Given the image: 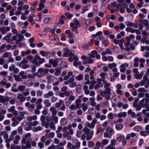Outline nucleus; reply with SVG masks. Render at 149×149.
<instances>
[{"label":"nucleus","mask_w":149,"mask_h":149,"mask_svg":"<svg viewBox=\"0 0 149 149\" xmlns=\"http://www.w3.org/2000/svg\"><path fill=\"white\" fill-rule=\"evenodd\" d=\"M120 136L117 137L116 140L119 142H122L125 139V137L123 135L121 134H119Z\"/></svg>","instance_id":"obj_32"},{"label":"nucleus","mask_w":149,"mask_h":149,"mask_svg":"<svg viewBox=\"0 0 149 149\" xmlns=\"http://www.w3.org/2000/svg\"><path fill=\"white\" fill-rule=\"evenodd\" d=\"M24 71H20L19 73V75L22 77L23 79H26L27 78V76L24 75Z\"/></svg>","instance_id":"obj_52"},{"label":"nucleus","mask_w":149,"mask_h":149,"mask_svg":"<svg viewBox=\"0 0 149 149\" xmlns=\"http://www.w3.org/2000/svg\"><path fill=\"white\" fill-rule=\"evenodd\" d=\"M81 58L83 60V64L93 63L94 62L93 60L92 59L90 58L87 56H81Z\"/></svg>","instance_id":"obj_12"},{"label":"nucleus","mask_w":149,"mask_h":149,"mask_svg":"<svg viewBox=\"0 0 149 149\" xmlns=\"http://www.w3.org/2000/svg\"><path fill=\"white\" fill-rule=\"evenodd\" d=\"M68 59L70 62L74 61L73 63V65L76 67L78 66L80 70L82 71L84 69L85 67L81 65V63L79 61V58L77 56H70L68 58Z\"/></svg>","instance_id":"obj_3"},{"label":"nucleus","mask_w":149,"mask_h":149,"mask_svg":"<svg viewBox=\"0 0 149 149\" xmlns=\"http://www.w3.org/2000/svg\"><path fill=\"white\" fill-rule=\"evenodd\" d=\"M37 1L34 2L30 8V10L32 11H34L36 9V6L37 4Z\"/></svg>","instance_id":"obj_53"},{"label":"nucleus","mask_w":149,"mask_h":149,"mask_svg":"<svg viewBox=\"0 0 149 149\" xmlns=\"http://www.w3.org/2000/svg\"><path fill=\"white\" fill-rule=\"evenodd\" d=\"M128 64L127 63L122 64L120 65V70L121 72H125L126 70V67L128 66Z\"/></svg>","instance_id":"obj_22"},{"label":"nucleus","mask_w":149,"mask_h":149,"mask_svg":"<svg viewBox=\"0 0 149 149\" xmlns=\"http://www.w3.org/2000/svg\"><path fill=\"white\" fill-rule=\"evenodd\" d=\"M83 132V130L81 131L77 130V132L76 136L78 138H80L81 136V134H83L82 133Z\"/></svg>","instance_id":"obj_60"},{"label":"nucleus","mask_w":149,"mask_h":149,"mask_svg":"<svg viewBox=\"0 0 149 149\" xmlns=\"http://www.w3.org/2000/svg\"><path fill=\"white\" fill-rule=\"evenodd\" d=\"M52 22V19L49 18H45L44 20V23L46 24L50 23Z\"/></svg>","instance_id":"obj_57"},{"label":"nucleus","mask_w":149,"mask_h":149,"mask_svg":"<svg viewBox=\"0 0 149 149\" xmlns=\"http://www.w3.org/2000/svg\"><path fill=\"white\" fill-rule=\"evenodd\" d=\"M3 80L6 81H13V78L11 76L9 77L6 76H4L3 77Z\"/></svg>","instance_id":"obj_51"},{"label":"nucleus","mask_w":149,"mask_h":149,"mask_svg":"<svg viewBox=\"0 0 149 149\" xmlns=\"http://www.w3.org/2000/svg\"><path fill=\"white\" fill-rule=\"evenodd\" d=\"M125 42V40L123 38H122L120 40H118L116 39H114L113 40V42L114 44L116 45L118 44H122Z\"/></svg>","instance_id":"obj_29"},{"label":"nucleus","mask_w":149,"mask_h":149,"mask_svg":"<svg viewBox=\"0 0 149 149\" xmlns=\"http://www.w3.org/2000/svg\"><path fill=\"white\" fill-rule=\"evenodd\" d=\"M125 32L123 31H122L120 33L118 34L116 36V37L118 39H120L122 36H124Z\"/></svg>","instance_id":"obj_63"},{"label":"nucleus","mask_w":149,"mask_h":149,"mask_svg":"<svg viewBox=\"0 0 149 149\" xmlns=\"http://www.w3.org/2000/svg\"><path fill=\"white\" fill-rule=\"evenodd\" d=\"M100 104L102 105V107H105L108 106L109 105V102L108 101H106L105 102H101Z\"/></svg>","instance_id":"obj_55"},{"label":"nucleus","mask_w":149,"mask_h":149,"mask_svg":"<svg viewBox=\"0 0 149 149\" xmlns=\"http://www.w3.org/2000/svg\"><path fill=\"white\" fill-rule=\"evenodd\" d=\"M109 141L108 139H103L101 141V145L103 146L107 145L109 143Z\"/></svg>","instance_id":"obj_48"},{"label":"nucleus","mask_w":149,"mask_h":149,"mask_svg":"<svg viewBox=\"0 0 149 149\" xmlns=\"http://www.w3.org/2000/svg\"><path fill=\"white\" fill-rule=\"evenodd\" d=\"M40 52L41 55L42 56L54 55L56 54V52L54 51H53L52 53H51L49 52H45L43 51H40Z\"/></svg>","instance_id":"obj_16"},{"label":"nucleus","mask_w":149,"mask_h":149,"mask_svg":"<svg viewBox=\"0 0 149 149\" xmlns=\"http://www.w3.org/2000/svg\"><path fill=\"white\" fill-rule=\"evenodd\" d=\"M140 86H144L145 88H147L149 87V79L146 75L143 77V79L140 81Z\"/></svg>","instance_id":"obj_9"},{"label":"nucleus","mask_w":149,"mask_h":149,"mask_svg":"<svg viewBox=\"0 0 149 149\" xmlns=\"http://www.w3.org/2000/svg\"><path fill=\"white\" fill-rule=\"evenodd\" d=\"M50 110L52 112V116H56L57 113V111L54 107H51L50 108Z\"/></svg>","instance_id":"obj_37"},{"label":"nucleus","mask_w":149,"mask_h":149,"mask_svg":"<svg viewBox=\"0 0 149 149\" xmlns=\"http://www.w3.org/2000/svg\"><path fill=\"white\" fill-rule=\"evenodd\" d=\"M35 104H31L29 107L28 110L30 111H33L35 109Z\"/></svg>","instance_id":"obj_61"},{"label":"nucleus","mask_w":149,"mask_h":149,"mask_svg":"<svg viewBox=\"0 0 149 149\" xmlns=\"http://www.w3.org/2000/svg\"><path fill=\"white\" fill-rule=\"evenodd\" d=\"M127 113L125 112H120L117 114V116L119 118H124L127 116Z\"/></svg>","instance_id":"obj_34"},{"label":"nucleus","mask_w":149,"mask_h":149,"mask_svg":"<svg viewBox=\"0 0 149 149\" xmlns=\"http://www.w3.org/2000/svg\"><path fill=\"white\" fill-rule=\"evenodd\" d=\"M54 95L53 92L52 91H49L47 93L43 95V97L45 98H48Z\"/></svg>","instance_id":"obj_19"},{"label":"nucleus","mask_w":149,"mask_h":149,"mask_svg":"<svg viewBox=\"0 0 149 149\" xmlns=\"http://www.w3.org/2000/svg\"><path fill=\"white\" fill-rule=\"evenodd\" d=\"M123 127V125L121 124H116L115 126V129L117 131L121 130Z\"/></svg>","instance_id":"obj_35"},{"label":"nucleus","mask_w":149,"mask_h":149,"mask_svg":"<svg viewBox=\"0 0 149 149\" xmlns=\"http://www.w3.org/2000/svg\"><path fill=\"white\" fill-rule=\"evenodd\" d=\"M15 139L14 140L13 143L15 145H17L19 143V141L20 139V137L18 135H16L15 136Z\"/></svg>","instance_id":"obj_30"},{"label":"nucleus","mask_w":149,"mask_h":149,"mask_svg":"<svg viewBox=\"0 0 149 149\" xmlns=\"http://www.w3.org/2000/svg\"><path fill=\"white\" fill-rule=\"evenodd\" d=\"M39 8H37L36 10L38 11H41L45 7L44 3L42 2H40L39 5Z\"/></svg>","instance_id":"obj_45"},{"label":"nucleus","mask_w":149,"mask_h":149,"mask_svg":"<svg viewBox=\"0 0 149 149\" xmlns=\"http://www.w3.org/2000/svg\"><path fill=\"white\" fill-rule=\"evenodd\" d=\"M27 58L33 63L38 67L44 62L43 58L40 59V56H27Z\"/></svg>","instance_id":"obj_4"},{"label":"nucleus","mask_w":149,"mask_h":149,"mask_svg":"<svg viewBox=\"0 0 149 149\" xmlns=\"http://www.w3.org/2000/svg\"><path fill=\"white\" fill-rule=\"evenodd\" d=\"M104 137L110 139L111 138L112 134L106 131L104 133Z\"/></svg>","instance_id":"obj_47"},{"label":"nucleus","mask_w":149,"mask_h":149,"mask_svg":"<svg viewBox=\"0 0 149 149\" xmlns=\"http://www.w3.org/2000/svg\"><path fill=\"white\" fill-rule=\"evenodd\" d=\"M45 135L47 139L49 138H53L55 136V133L53 132H52L50 133H47L45 134Z\"/></svg>","instance_id":"obj_31"},{"label":"nucleus","mask_w":149,"mask_h":149,"mask_svg":"<svg viewBox=\"0 0 149 149\" xmlns=\"http://www.w3.org/2000/svg\"><path fill=\"white\" fill-rule=\"evenodd\" d=\"M15 80L17 81H22L23 78L22 77H21L19 75H15L14 76Z\"/></svg>","instance_id":"obj_50"},{"label":"nucleus","mask_w":149,"mask_h":149,"mask_svg":"<svg viewBox=\"0 0 149 149\" xmlns=\"http://www.w3.org/2000/svg\"><path fill=\"white\" fill-rule=\"evenodd\" d=\"M139 61V59L136 57L134 59V67H137L139 65L138 62Z\"/></svg>","instance_id":"obj_58"},{"label":"nucleus","mask_w":149,"mask_h":149,"mask_svg":"<svg viewBox=\"0 0 149 149\" xmlns=\"http://www.w3.org/2000/svg\"><path fill=\"white\" fill-rule=\"evenodd\" d=\"M6 95L7 96H10L11 99L9 100V102L11 104H15V95L10 92H8L6 93Z\"/></svg>","instance_id":"obj_13"},{"label":"nucleus","mask_w":149,"mask_h":149,"mask_svg":"<svg viewBox=\"0 0 149 149\" xmlns=\"http://www.w3.org/2000/svg\"><path fill=\"white\" fill-rule=\"evenodd\" d=\"M8 112L12 113L13 115L16 116L18 115V111L15 109V106H13L8 109Z\"/></svg>","instance_id":"obj_15"},{"label":"nucleus","mask_w":149,"mask_h":149,"mask_svg":"<svg viewBox=\"0 0 149 149\" xmlns=\"http://www.w3.org/2000/svg\"><path fill=\"white\" fill-rule=\"evenodd\" d=\"M3 136V138L5 139L6 143H10L11 141L13 140L14 138V136L10 134L8 138L9 135L8 132L6 131L0 132V136Z\"/></svg>","instance_id":"obj_5"},{"label":"nucleus","mask_w":149,"mask_h":149,"mask_svg":"<svg viewBox=\"0 0 149 149\" xmlns=\"http://www.w3.org/2000/svg\"><path fill=\"white\" fill-rule=\"evenodd\" d=\"M103 83L105 84L104 88L105 90L104 91L100 92V94L102 97H104V99L106 100H109L111 99V94L110 88V83H108L105 80H103Z\"/></svg>","instance_id":"obj_2"},{"label":"nucleus","mask_w":149,"mask_h":149,"mask_svg":"<svg viewBox=\"0 0 149 149\" xmlns=\"http://www.w3.org/2000/svg\"><path fill=\"white\" fill-rule=\"evenodd\" d=\"M46 79L48 84H50L52 82L53 85H57L58 84V81L57 78L53 76H48L46 77Z\"/></svg>","instance_id":"obj_7"},{"label":"nucleus","mask_w":149,"mask_h":149,"mask_svg":"<svg viewBox=\"0 0 149 149\" xmlns=\"http://www.w3.org/2000/svg\"><path fill=\"white\" fill-rule=\"evenodd\" d=\"M101 81L102 80L100 79H97V83L94 86V88L95 90L98 89L100 86H102Z\"/></svg>","instance_id":"obj_18"},{"label":"nucleus","mask_w":149,"mask_h":149,"mask_svg":"<svg viewBox=\"0 0 149 149\" xmlns=\"http://www.w3.org/2000/svg\"><path fill=\"white\" fill-rule=\"evenodd\" d=\"M130 44L125 43L124 44V47L123 46L122 44H120L119 45L120 49L122 50H125L127 51H129L130 50V48L129 47Z\"/></svg>","instance_id":"obj_14"},{"label":"nucleus","mask_w":149,"mask_h":149,"mask_svg":"<svg viewBox=\"0 0 149 149\" xmlns=\"http://www.w3.org/2000/svg\"><path fill=\"white\" fill-rule=\"evenodd\" d=\"M73 72L72 71L69 72L67 74V75L63 77V79L64 80L68 79L73 74Z\"/></svg>","instance_id":"obj_43"},{"label":"nucleus","mask_w":149,"mask_h":149,"mask_svg":"<svg viewBox=\"0 0 149 149\" xmlns=\"http://www.w3.org/2000/svg\"><path fill=\"white\" fill-rule=\"evenodd\" d=\"M43 103L45 106L47 107H50L52 105V104L50 101L47 99H45L43 101Z\"/></svg>","instance_id":"obj_20"},{"label":"nucleus","mask_w":149,"mask_h":149,"mask_svg":"<svg viewBox=\"0 0 149 149\" xmlns=\"http://www.w3.org/2000/svg\"><path fill=\"white\" fill-rule=\"evenodd\" d=\"M143 75V73L141 72L140 74H135L134 75V78L137 79H141Z\"/></svg>","instance_id":"obj_25"},{"label":"nucleus","mask_w":149,"mask_h":149,"mask_svg":"<svg viewBox=\"0 0 149 149\" xmlns=\"http://www.w3.org/2000/svg\"><path fill=\"white\" fill-rule=\"evenodd\" d=\"M64 18V16L63 15H62L60 16V17H59V22L61 24H63L64 22L63 20Z\"/></svg>","instance_id":"obj_62"},{"label":"nucleus","mask_w":149,"mask_h":149,"mask_svg":"<svg viewBox=\"0 0 149 149\" xmlns=\"http://www.w3.org/2000/svg\"><path fill=\"white\" fill-rule=\"evenodd\" d=\"M40 120L41 122V125L42 126H45L46 128H48L49 126V123L50 121V117L47 116L46 117L45 116H41Z\"/></svg>","instance_id":"obj_6"},{"label":"nucleus","mask_w":149,"mask_h":149,"mask_svg":"<svg viewBox=\"0 0 149 149\" xmlns=\"http://www.w3.org/2000/svg\"><path fill=\"white\" fill-rule=\"evenodd\" d=\"M81 106L83 111L84 112L85 111L88 109V105L86 103H83L81 104Z\"/></svg>","instance_id":"obj_42"},{"label":"nucleus","mask_w":149,"mask_h":149,"mask_svg":"<svg viewBox=\"0 0 149 149\" xmlns=\"http://www.w3.org/2000/svg\"><path fill=\"white\" fill-rule=\"evenodd\" d=\"M63 50L64 52L63 54V56H73L74 55L70 50L68 48L64 49Z\"/></svg>","instance_id":"obj_17"},{"label":"nucleus","mask_w":149,"mask_h":149,"mask_svg":"<svg viewBox=\"0 0 149 149\" xmlns=\"http://www.w3.org/2000/svg\"><path fill=\"white\" fill-rule=\"evenodd\" d=\"M107 118L109 119L112 120L114 119L115 116L112 112H110L109 113Z\"/></svg>","instance_id":"obj_54"},{"label":"nucleus","mask_w":149,"mask_h":149,"mask_svg":"<svg viewBox=\"0 0 149 149\" xmlns=\"http://www.w3.org/2000/svg\"><path fill=\"white\" fill-rule=\"evenodd\" d=\"M60 59L59 58L50 59L49 62L50 65H52L53 67H56L59 65V62Z\"/></svg>","instance_id":"obj_10"},{"label":"nucleus","mask_w":149,"mask_h":149,"mask_svg":"<svg viewBox=\"0 0 149 149\" xmlns=\"http://www.w3.org/2000/svg\"><path fill=\"white\" fill-rule=\"evenodd\" d=\"M37 118V116L34 115L33 116H29L27 118V120L29 121H31L32 120H36Z\"/></svg>","instance_id":"obj_38"},{"label":"nucleus","mask_w":149,"mask_h":149,"mask_svg":"<svg viewBox=\"0 0 149 149\" xmlns=\"http://www.w3.org/2000/svg\"><path fill=\"white\" fill-rule=\"evenodd\" d=\"M63 136L64 138L67 137V139L68 140H70L72 139V136L68 134V132H65L63 134Z\"/></svg>","instance_id":"obj_40"},{"label":"nucleus","mask_w":149,"mask_h":149,"mask_svg":"<svg viewBox=\"0 0 149 149\" xmlns=\"http://www.w3.org/2000/svg\"><path fill=\"white\" fill-rule=\"evenodd\" d=\"M55 116H52L50 117V120H52V123L56 124L58 122V118Z\"/></svg>","instance_id":"obj_23"},{"label":"nucleus","mask_w":149,"mask_h":149,"mask_svg":"<svg viewBox=\"0 0 149 149\" xmlns=\"http://www.w3.org/2000/svg\"><path fill=\"white\" fill-rule=\"evenodd\" d=\"M42 129L43 128L41 126H38L33 128L32 129V131L34 132H36L38 131H41L42 130Z\"/></svg>","instance_id":"obj_26"},{"label":"nucleus","mask_w":149,"mask_h":149,"mask_svg":"<svg viewBox=\"0 0 149 149\" xmlns=\"http://www.w3.org/2000/svg\"><path fill=\"white\" fill-rule=\"evenodd\" d=\"M61 70L60 68H57L56 69V71L55 72L54 74L56 76L59 75L61 73Z\"/></svg>","instance_id":"obj_59"},{"label":"nucleus","mask_w":149,"mask_h":149,"mask_svg":"<svg viewBox=\"0 0 149 149\" xmlns=\"http://www.w3.org/2000/svg\"><path fill=\"white\" fill-rule=\"evenodd\" d=\"M97 121L96 118H93L91 123H90L89 122H86L85 125V127L83 129V133L87 136V140H88L91 139L94 134L93 131L91 130L89 127L91 129L94 128L96 123Z\"/></svg>","instance_id":"obj_1"},{"label":"nucleus","mask_w":149,"mask_h":149,"mask_svg":"<svg viewBox=\"0 0 149 149\" xmlns=\"http://www.w3.org/2000/svg\"><path fill=\"white\" fill-rule=\"evenodd\" d=\"M111 51L109 49H107L105 51L101 53V55H106L107 54L111 55Z\"/></svg>","instance_id":"obj_41"},{"label":"nucleus","mask_w":149,"mask_h":149,"mask_svg":"<svg viewBox=\"0 0 149 149\" xmlns=\"http://www.w3.org/2000/svg\"><path fill=\"white\" fill-rule=\"evenodd\" d=\"M70 26L72 28V31H75L77 30V26H75L74 23H70Z\"/></svg>","instance_id":"obj_56"},{"label":"nucleus","mask_w":149,"mask_h":149,"mask_svg":"<svg viewBox=\"0 0 149 149\" xmlns=\"http://www.w3.org/2000/svg\"><path fill=\"white\" fill-rule=\"evenodd\" d=\"M21 143L22 145L21 147L22 149H27L31 148V145L29 142H26V139L23 137L21 141Z\"/></svg>","instance_id":"obj_8"},{"label":"nucleus","mask_w":149,"mask_h":149,"mask_svg":"<svg viewBox=\"0 0 149 149\" xmlns=\"http://www.w3.org/2000/svg\"><path fill=\"white\" fill-rule=\"evenodd\" d=\"M106 130L107 132L111 134H112V133L114 132V130L110 127H108L106 129Z\"/></svg>","instance_id":"obj_64"},{"label":"nucleus","mask_w":149,"mask_h":149,"mask_svg":"<svg viewBox=\"0 0 149 149\" xmlns=\"http://www.w3.org/2000/svg\"><path fill=\"white\" fill-rule=\"evenodd\" d=\"M139 104L143 108H146L148 106H149V99H146L145 98H143L140 101Z\"/></svg>","instance_id":"obj_11"},{"label":"nucleus","mask_w":149,"mask_h":149,"mask_svg":"<svg viewBox=\"0 0 149 149\" xmlns=\"http://www.w3.org/2000/svg\"><path fill=\"white\" fill-rule=\"evenodd\" d=\"M18 39L17 40L15 41L16 44H19L20 42L24 40V36L20 34H18Z\"/></svg>","instance_id":"obj_21"},{"label":"nucleus","mask_w":149,"mask_h":149,"mask_svg":"<svg viewBox=\"0 0 149 149\" xmlns=\"http://www.w3.org/2000/svg\"><path fill=\"white\" fill-rule=\"evenodd\" d=\"M17 99L19 100L20 102H23L26 100V97L23 95L20 94H19L17 97Z\"/></svg>","instance_id":"obj_24"},{"label":"nucleus","mask_w":149,"mask_h":149,"mask_svg":"<svg viewBox=\"0 0 149 149\" xmlns=\"http://www.w3.org/2000/svg\"><path fill=\"white\" fill-rule=\"evenodd\" d=\"M89 100L91 102V105L93 107H95L96 105V103L95 101V98L93 97H91L89 99Z\"/></svg>","instance_id":"obj_33"},{"label":"nucleus","mask_w":149,"mask_h":149,"mask_svg":"<svg viewBox=\"0 0 149 149\" xmlns=\"http://www.w3.org/2000/svg\"><path fill=\"white\" fill-rule=\"evenodd\" d=\"M22 92L23 93V95L25 96L28 95L30 93L29 91V89L28 88H25L22 91Z\"/></svg>","instance_id":"obj_46"},{"label":"nucleus","mask_w":149,"mask_h":149,"mask_svg":"<svg viewBox=\"0 0 149 149\" xmlns=\"http://www.w3.org/2000/svg\"><path fill=\"white\" fill-rule=\"evenodd\" d=\"M125 24L128 26H132L136 28L138 27V25L136 24H134L133 23L131 22H126Z\"/></svg>","instance_id":"obj_28"},{"label":"nucleus","mask_w":149,"mask_h":149,"mask_svg":"<svg viewBox=\"0 0 149 149\" xmlns=\"http://www.w3.org/2000/svg\"><path fill=\"white\" fill-rule=\"evenodd\" d=\"M64 104L63 100H60L59 102H57L55 104V107L57 108H59Z\"/></svg>","instance_id":"obj_36"},{"label":"nucleus","mask_w":149,"mask_h":149,"mask_svg":"<svg viewBox=\"0 0 149 149\" xmlns=\"http://www.w3.org/2000/svg\"><path fill=\"white\" fill-rule=\"evenodd\" d=\"M19 115L23 118H25V117L24 115H27L28 113V112L27 111H19Z\"/></svg>","instance_id":"obj_49"},{"label":"nucleus","mask_w":149,"mask_h":149,"mask_svg":"<svg viewBox=\"0 0 149 149\" xmlns=\"http://www.w3.org/2000/svg\"><path fill=\"white\" fill-rule=\"evenodd\" d=\"M35 15L33 14H32L31 16H29L28 18V21L31 22L32 24H34L35 22H33V17H35Z\"/></svg>","instance_id":"obj_44"},{"label":"nucleus","mask_w":149,"mask_h":149,"mask_svg":"<svg viewBox=\"0 0 149 149\" xmlns=\"http://www.w3.org/2000/svg\"><path fill=\"white\" fill-rule=\"evenodd\" d=\"M143 24L146 28V30L148 31L149 29V21L146 19L143 21Z\"/></svg>","instance_id":"obj_27"},{"label":"nucleus","mask_w":149,"mask_h":149,"mask_svg":"<svg viewBox=\"0 0 149 149\" xmlns=\"http://www.w3.org/2000/svg\"><path fill=\"white\" fill-rule=\"evenodd\" d=\"M67 123V120L66 118H62L61 120V124L62 126L65 125Z\"/></svg>","instance_id":"obj_39"}]
</instances>
